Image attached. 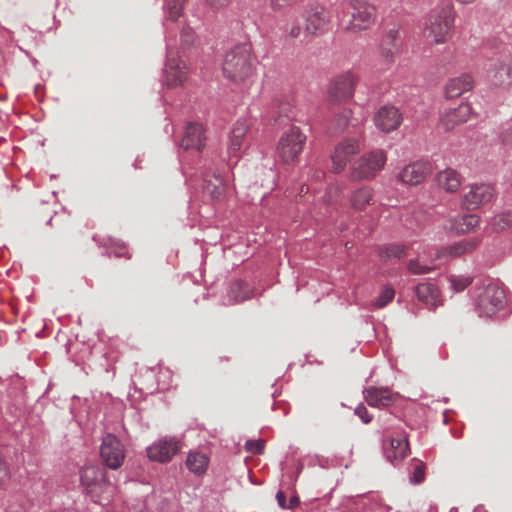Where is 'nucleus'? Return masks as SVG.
I'll list each match as a JSON object with an SVG mask.
<instances>
[{
    "label": "nucleus",
    "instance_id": "nucleus-37",
    "mask_svg": "<svg viewBox=\"0 0 512 512\" xmlns=\"http://www.w3.org/2000/svg\"><path fill=\"white\" fill-rule=\"evenodd\" d=\"M184 0H168L167 11L169 19L176 21L182 14Z\"/></svg>",
    "mask_w": 512,
    "mask_h": 512
},
{
    "label": "nucleus",
    "instance_id": "nucleus-15",
    "mask_svg": "<svg viewBox=\"0 0 512 512\" xmlns=\"http://www.w3.org/2000/svg\"><path fill=\"white\" fill-rule=\"evenodd\" d=\"M472 115V107L461 103L457 107L445 109L440 116V125L445 131H451L456 126L467 122Z\"/></svg>",
    "mask_w": 512,
    "mask_h": 512
},
{
    "label": "nucleus",
    "instance_id": "nucleus-35",
    "mask_svg": "<svg viewBox=\"0 0 512 512\" xmlns=\"http://www.w3.org/2000/svg\"><path fill=\"white\" fill-rule=\"evenodd\" d=\"M351 115V110L344 109L334 117L333 126L335 132H342L348 126Z\"/></svg>",
    "mask_w": 512,
    "mask_h": 512
},
{
    "label": "nucleus",
    "instance_id": "nucleus-34",
    "mask_svg": "<svg viewBox=\"0 0 512 512\" xmlns=\"http://www.w3.org/2000/svg\"><path fill=\"white\" fill-rule=\"evenodd\" d=\"M493 228L497 231L504 230L512 226V211H507L496 215L491 222Z\"/></svg>",
    "mask_w": 512,
    "mask_h": 512
},
{
    "label": "nucleus",
    "instance_id": "nucleus-11",
    "mask_svg": "<svg viewBox=\"0 0 512 512\" xmlns=\"http://www.w3.org/2000/svg\"><path fill=\"white\" fill-rule=\"evenodd\" d=\"M357 78L351 72L337 76L329 88V97L332 102H344L350 100L354 95Z\"/></svg>",
    "mask_w": 512,
    "mask_h": 512
},
{
    "label": "nucleus",
    "instance_id": "nucleus-13",
    "mask_svg": "<svg viewBox=\"0 0 512 512\" xmlns=\"http://www.w3.org/2000/svg\"><path fill=\"white\" fill-rule=\"evenodd\" d=\"M493 196L494 189L490 184H473L463 196L461 205L466 210H475L481 205L488 203Z\"/></svg>",
    "mask_w": 512,
    "mask_h": 512
},
{
    "label": "nucleus",
    "instance_id": "nucleus-4",
    "mask_svg": "<svg viewBox=\"0 0 512 512\" xmlns=\"http://www.w3.org/2000/svg\"><path fill=\"white\" fill-rule=\"evenodd\" d=\"M81 484L95 503L105 505L113 492V487L107 479L106 470L96 465H88L81 471Z\"/></svg>",
    "mask_w": 512,
    "mask_h": 512
},
{
    "label": "nucleus",
    "instance_id": "nucleus-31",
    "mask_svg": "<svg viewBox=\"0 0 512 512\" xmlns=\"http://www.w3.org/2000/svg\"><path fill=\"white\" fill-rule=\"evenodd\" d=\"M204 190L214 199L220 198L225 192V184L219 176L204 179Z\"/></svg>",
    "mask_w": 512,
    "mask_h": 512
},
{
    "label": "nucleus",
    "instance_id": "nucleus-20",
    "mask_svg": "<svg viewBox=\"0 0 512 512\" xmlns=\"http://www.w3.org/2000/svg\"><path fill=\"white\" fill-rule=\"evenodd\" d=\"M398 394L388 388L368 387L364 390V398L372 407H387L395 402Z\"/></svg>",
    "mask_w": 512,
    "mask_h": 512
},
{
    "label": "nucleus",
    "instance_id": "nucleus-17",
    "mask_svg": "<svg viewBox=\"0 0 512 512\" xmlns=\"http://www.w3.org/2000/svg\"><path fill=\"white\" fill-rule=\"evenodd\" d=\"M402 115L394 106L381 107L374 116V123L384 133L396 130L402 123Z\"/></svg>",
    "mask_w": 512,
    "mask_h": 512
},
{
    "label": "nucleus",
    "instance_id": "nucleus-9",
    "mask_svg": "<svg viewBox=\"0 0 512 512\" xmlns=\"http://www.w3.org/2000/svg\"><path fill=\"white\" fill-rule=\"evenodd\" d=\"M505 304V292L496 284L487 285L478 296L477 308L479 313L485 316H492Z\"/></svg>",
    "mask_w": 512,
    "mask_h": 512
},
{
    "label": "nucleus",
    "instance_id": "nucleus-28",
    "mask_svg": "<svg viewBox=\"0 0 512 512\" xmlns=\"http://www.w3.org/2000/svg\"><path fill=\"white\" fill-rule=\"evenodd\" d=\"M416 297L427 306H435L438 302L439 291L431 283H421L416 286Z\"/></svg>",
    "mask_w": 512,
    "mask_h": 512
},
{
    "label": "nucleus",
    "instance_id": "nucleus-8",
    "mask_svg": "<svg viewBox=\"0 0 512 512\" xmlns=\"http://www.w3.org/2000/svg\"><path fill=\"white\" fill-rule=\"evenodd\" d=\"M100 457L108 468L118 469L122 466L126 457L125 446L118 437L107 434L102 439Z\"/></svg>",
    "mask_w": 512,
    "mask_h": 512
},
{
    "label": "nucleus",
    "instance_id": "nucleus-18",
    "mask_svg": "<svg viewBox=\"0 0 512 512\" xmlns=\"http://www.w3.org/2000/svg\"><path fill=\"white\" fill-rule=\"evenodd\" d=\"M492 86L508 88L512 85V63L508 59L497 60L488 71Z\"/></svg>",
    "mask_w": 512,
    "mask_h": 512
},
{
    "label": "nucleus",
    "instance_id": "nucleus-7",
    "mask_svg": "<svg viewBox=\"0 0 512 512\" xmlns=\"http://www.w3.org/2000/svg\"><path fill=\"white\" fill-rule=\"evenodd\" d=\"M387 161L385 151L377 149L359 158L351 167L352 181L372 180Z\"/></svg>",
    "mask_w": 512,
    "mask_h": 512
},
{
    "label": "nucleus",
    "instance_id": "nucleus-25",
    "mask_svg": "<svg viewBox=\"0 0 512 512\" xmlns=\"http://www.w3.org/2000/svg\"><path fill=\"white\" fill-rule=\"evenodd\" d=\"M436 183L438 187L444 191L448 193H454L459 189L462 183V179L456 170L452 168H446L437 173Z\"/></svg>",
    "mask_w": 512,
    "mask_h": 512
},
{
    "label": "nucleus",
    "instance_id": "nucleus-12",
    "mask_svg": "<svg viewBox=\"0 0 512 512\" xmlns=\"http://www.w3.org/2000/svg\"><path fill=\"white\" fill-rule=\"evenodd\" d=\"M181 449L180 441L175 438H162L155 441L147 448V456L150 460L166 463Z\"/></svg>",
    "mask_w": 512,
    "mask_h": 512
},
{
    "label": "nucleus",
    "instance_id": "nucleus-36",
    "mask_svg": "<svg viewBox=\"0 0 512 512\" xmlns=\"http://www.w3.org/2000/svg\"><path fill=\"white\" fill-rule=\"evenodd\" d=\"M413 463H414V467H413V471H412V474L410 477V481L414 484H420L425 480L426 466H425L424 462H422L418 459H413Z\"/></svg>",
    "mask_w": 512,
    "mask_h": 512
},
{
    "label": "nucleus",
    "instance_id": "nucleus-16",
    "mask_svg": "<svg viewBox=\"0 0 512 512\" xmlns=\"http://www.w3.org/2000/svg\"><path fill=\"white\" fill-rule=\"evenodd\" d=\"M431 172V166L428 162L415 161L402 168L398 174L400 182L406 185H419Z\"/></svg>",
    "mask_w": 512,
    "mask_h": 512
},
{
    "label": "nucleus",
    "instance_id": "nucleus-5",
    "mask_svg": "<svg viewBox=\"0 0 512 512\" xmlns=\"http://www.w3.org/2000/svg\"><path fill=\"white\" fill-rule=\"evenodd\" d=\"M303 31L309 38H315L326 33L331 23V14L325 6L312 2L302 11Z\"/></svg>",
    "mask_w": 512,
    "mask_h": 512
},
{
    "label": "nucleus",
    "instance_id": "nucleus-2",
    "mask_svg": "<svg viewBox=\"0 0 512 512\" xmlns=\"http://www.w3.org/2000/svg\"><path fill=\"white\" fill-rule=\"evenodd\" d=\"M454 29V7L451 2L432 10L424 27V36L435 44L447 42Z\"/></svg>",
    "mask_w": 512,
    "mask_h": 512
},
{
    "label": "nucleus",
    "instance_id": "nucleus-24",
    "mask_svg": "<svg viewBox=\"0 0 512 512\" xmlns=\"http://www.w3.org/2000/svg\"><path fill=\"white\" fill-rule=\"evenodd\" d=\"M449 229L456 234H466L474 231L480 225V218L477 215L469 214L461 217H454L448 220Z\"/></svg>",
    "mask_w": 512,
    "mask_h": 512
},
{
    "label": "nucleus",
    "instance_id": "nucleus-38",
    "mask_svg": "<svg viewBox=\"0 0 512 512\" xmlns=\"http://www.w3.org/2000/svg\"><path fill=\"white\" fill-rule=\"evenodd\" d=\"M451 287L455 292L464 291L472 283L470 276H451L450 277Z\"/></svg>",
    "mask_w": 512,
    "mask_h": 512
},
{
    "label": "nucleus",
    "instance_id": "nucleus-3",
    "mask_svg": "<svg viewBox=\"0 0 512 512\" xmlns=\"http://www.w3.org/2000/svg\"><path fill=\"white\" fill-rule=\"evenodd\" d=\"M345 28L351 32H361L372 27L376 20L377 9L366 0H346L340 3Z\"/></svg>",
    "mask_w": 512,
    "mask_h": 512
},
{
    "label": "nucleus",
    "instance_id": "nucleus-40",
    "mask_svg": "<svg viewBox=\"0 0 512 512\" xmlns=\"http://www.w3.org/2000/svg\"><path fill=\"white\" fill-rule=\"evenodd\" d=\"M302 32H304L303 28L297 22L286 24L283 28L284 36L288 39H298Z\"/></svg>",
    "mask_w": 512,
    "mask_h": 512
},
{
    "label": "nucleus",
    "instance_id": "nucleus-29",
    "mask_svg": "<svg viewBox=\"0 0 512 512\" xmlns=\"http://www.w3.org/2000/svg\"><path fill=\"white\" fill-rule=\"evenodd\" d=\"M209 465V458L206 454L200 452H191L187 456L186 466L190 472L196 475H203L206 473Z\"/></svg>",
    "mask_w": 512,
    "mask_h": 512
},
{
    "label": "nucleus",
    "instance_id": "nucleus-39",
    "mask_svg": "<svg viewBox=\"0 0 512 512\" xmlns=\"http://www.w3.org/2000/svg\"><path fill=\"white\" fill-rule=\"evenodd\" d=\"M394 295L395 291L392 287H384L379 297L375 300L374 305L377 308H383L393 300Z\"/></svg>",
    "mask_w": 512,
    "mask_h": 512
},
{
    "label": "nucleus",
    "instance_id": "nucleus-21",
    "mask_svg": "<svg viewBox=\"0 0 512 512\" xmlns=\"http://www.w3.org/2000/svg\"><path fill=\"white\" fill-rule=\"evenodd\" d=\"M205 136L201 124L190 123L187 125L184 136L181 140V147L185 150L195 149L201 151L204 147Z\"/></svg>",
    "mask_w": 512,
    "mask_h": 512
},
{
    "label": "nucleus",
    "instance_id": "nucleus-26",
    "mask_svg": "<svg viewBox=\"0 0 512 512\" xmlns=\"http://www.w3.org/2000/svg\"><path fill=\"white\" fill-rule=\"evenodd\" d=\"M374 191L369 186H362L355 190L351 197V206L356 211H363L368 205L372 204Z\"/></svg>",
    "mask_w": 512,
    "mask_h": 512
},
{
    "label": "nucleus",
    "instance_id": "nucleus-33",
    "mask_svg": "<svg viewBox=\"0 0 512 512\" xmlns=\"http://www.w3.org/2000/svg\"><path fill=\"white\" fill-rule=\"evenodd\" d=\"M405 254V246L399 244L386 245L379 249V255L384 260L401 258Z\"/></svg>",
    "mask_w": 512,
    "mask_h": 512
},
{
    "label": "nucleus",
    "instance_id": "nucleus-19",
    "mask_svg": "<svg viewBox=\"0 0 512 512\" xmlns=\"http://www.w3.org/2000/svg\"><path fill=\"white\" fill-rule=\"evenodd\" d=\"M383 451L386 459L392 464L401 462L410 452L409 443L406 437H387L383 441Z\"/></svg>",
    "mask_w": 512,
    "mask_h": 512
},
{
    "label": "nucleus",
    "instance_id": "nucleus-49",
    "mask_svg": "<svg viewBox=\"0 0 512 512\" xmlns=\"http://www.w3.org/2000/svg\"><path fill=\"white\" fill-rule=\"evenodd\" d=\"M298 504H299V499H298V497H292V498L290 499V505L288 506V508L293 509V508H294V507H296Z\"/></svg>",
    "mask_w": 512,
    "mask_h": 512
},
{
    "label": "nucleus",
    "instance_id": "nucleus-10",
    "mask_svg": "<svg viewBox=\"0 0 512 512\" xmlns=\"http://www.w3.org/2000/svg\"><path fill=\"white\" fill-rule=\"evenodd\" d=\"M188 79V67L177 53L168 51L164 68V82L167 87L182 86Z\"/></svg>",
    "mask_w": 512,
    "mask_h": 512
},
{
    "label": "nucleus",
    "instance_id": "nucleus-30",
    "mask_svg": "<svg viewBox=\"0 0 512 512\" xmlns=\"http://www.w3.org/2000/svg\"><path fill=\"white\" fill-rule=\"evenodd\" d=\"M479 244L480 239L478 238L467 239L445 248L442 251V253L447 254L449 256L458 257L466 253L472 252L477 248Z\"/></svg>",
    "mask_w": 512,
    "mask_h": 512
},
{
    "label": "nucleus",
    "instance_id": "nucleus-46",
    "mask_svg": "<svg viewBox=\"0 0 512 512\" xmlns=\"http://www.w3.org/2000/svg\"><path fill=\"white\" fill-rule=\"evenodd\" d=\"M230 1L231 0H206L208 5L215 10H219L221 8L226 7L230 3Z\"/></svg>",
    "mask_w": 512,
    "mask_h": 512
},
{
    "label": "nucleus",
    "instance_id": "nucleus-32",
    "mask_svg": "<svg viewBox=\"0 0 512 512\" xmlns=\"http://www.w3.org/2000/svg\"><path fill=\"white\" fill-rule=\"evenodd\" d=\"M229 295L234 302L245 301L250 298L249 286L243 281H236L231 284Z\"/></svg>",
    "mask_w": 512,
    "mask_h": 512
},
{
    "label": "nucleus",
    "instance_id": "nucleus-6",
    "mask_svg": "<svg viewBox=\"0 0 512 512\" xmlns=\"http://www.w3.org/2000/svg\"><path fill=\"white\" fill-rule=\"evenodd\" d=\"M306 135L297 126H291L280 136L277 145L279 159L287 164L295 162L302 153Z\"/></svg>",
    "mask_w": 512,
    "mask_h": 512
},
{
    "label": "nucleus",
    "instance_id": "nucleus-50",
    "mask_svg": "<svg viewBox=\"0 0 512 512\" xmlns=\"http://www.w3.org/2000/svg\"><path fill=\"white\" fill-rule=\"evenodd\" d=\"M459 3H462V4H471L473 3L475 0H457Z\"/></svg>",
    "mask_w": 512,
    "mask_h": 512
},
{
    "label": "nucleus",
    "instance_id": "nucleus-41",
    "mask_svg": "<svg viewBox=\"0 0 512 512\" xmlns=\"http://www.w3.org/2000/svg\"><path fill=\"white\" fill-rule=\"evenodd\" d=\"M408 269L413 274H426L434 270V266L421 265L418 260H411Z\"/></svg>",
    "mask_w": 512,
    "mask_h": 512
},
{
    "label": "nucleus",
    "instance_id": "nucleus-47",
    "mask_svg": "<svg viewBox=\"0 0 512 512\" xmlns=\"http://www.w3.org/2000/svg\"><path fill=\"white\" fill-rule=\"evenodd\" d=\"M113 253L116 257H125L128 253V250L124 244H116Z\"/></svg>",
    "mask_w": 512,
    "mask_h": 512
},
{
    "label": "nucleus",
    "instance_id": "nucleus-43",
    "mask_svg": "<svg viewBox=\"0 0 512 512\" xmlns=\"http://www.w3.org/2000/svg\"><path fill=\"white\" fill-rule=\"evenodd\" d=\"M265 444L262 440H248L245 449L252 454H262Z\"/></svg>",
    "mask_w": 512,
    "mask_h": 512
},
{
    "label": "nucleus",
    "instance_id": "nucleus-44",
    "mask_svg": "<svg viewBox=\"0 0 512 512\" xmlns=\"http://www.w3.org/2000/svg\"><path fill=\"white\" fill-rule=\"evenodd\" d=\"M299 0H270V6L273 11H280L287 6H291Z\"/></svg>",
    "mask_w": 512,
    "mask_h": 512
},
{
    "label": "nucleus",
    "instance_id": "nucleus-48",
    "mask_svg": "<svg viewBox=\"0 0 512 512\" xmlns=\"http://www.w3.org/2000/svg\"><path fill=\"white\" fill-rule=\"evenodd\" d=\"M276 499L280 507L287 508L286 506V495L282 491H278L276 494Z\"/></svg>",
    "mask_w": 512,
    "mask_h": 512
},
{
    "label": "nucleus",
    "instance_id": "nucleus-22",
    "mask_svg": "<svg viewBox=\"0 0 512 512\" xmlns=\"http://www.w3.org/2000/svg\"><path fill=\"white\" fill-rule=\"evenodd\" d=\"M474 87V79L470 74L463 73L457 77L451 78L446 86L445 92L448 98H456L471 91Z\"/></svg>",
    "mask_w": 512,
    "mask_h": 512
},
{
    "label": "nucleus",
    "instance_id": "nucleus-27",
    "mask_svg": "<svg viewBox=\"0 0 512 512\" xmlns=\"http://www.w3.org/2000/svg\"><path fill=\"white\" fill-rule=\"evenodd\" d=\"M249 129V125L246 120H238L234 125L230 133V144L229 150L235 154L238 152L243 144V139Z\"/></svg>",
    "mask_w": 512,
    "mask_h": 512
},
{
    "label": "nucleus",
    "instance_id": "nucleus-42",
    "mask_svg": "<svg viewBox=\"0 0 512 512\" xmlns=\"http://www.w3.org/2000/svg\"><path fill=\"white\" fill-rule=\"evenodd\" d=\"M180 40L184 46H191L195 41L194 30L189 26L183 27L180 33Z\"/></svg>",
    "mask_w": 512,
    "mask_h": 512
},
{
    "label": "nucleus",
    "instance_id": "nucleus-45",
    "mask_svg": "<svg viewBox=\"0 0 512 512\" xmlns=\"http://www.w3.org/2000/svg\"><path fill=\"white\" fill-rule=\"evenodd\" d=\"M355 414L365 423L368 424L372 420V416L368 413L367 408L363 404H359L355 408Z\"/></svg>",
    "mask_w": 512,
    "mask_h": 512
},
{
    "label": "nucleus",
    "instance_id": "nucleus-1",
    "mask_svg": "<svg viewBox=\"0 0 512 512\" xmlns=\"http://www.w3.org/2000/svg\"><path fill=\"white\" fill-rule=\"evenodd\" d=\"M254 60L251 43L237 44L225 54L222 64L223 74L235 83H244L254 75Z\"/></svg>",
    "mask_w": 512,
    "mask_h": 512
},
{
    "label": "nucleus",
    "instance_id": "nucleus-14",
    "mask_svg": "<svg viewBox=\"0 0 512 512\" xmlns=\"http://www.w3.org/2000/svg\"><path fill=\"white\" fill-rule=\"evenodd\" d=\"M359 152L360 147L356 139L346 138L341 141L331 156L334 171L336 173L343 171L350 159Z\"/></svg>",
    "mask_w": 512,
    "mask_h": 512
},
{
    "label": "nucleus",
    "instance_id": "nucleus-23",
    "mask_svg": "<svg viewBox=\"0 0 512 512\" xmlns=\"http://www.w3.org/2000/svg\"><path fill=\"white\" fill-rule=\"evenodd\" d=\"M400 38L399 29L395 26L388 29L380 42L379 52L380 55L388 62L393 61L394 54L398 49V42Z\"/></svg>",
    "mask_w": 512,
    "mask_h": 512
}]
</instances>
